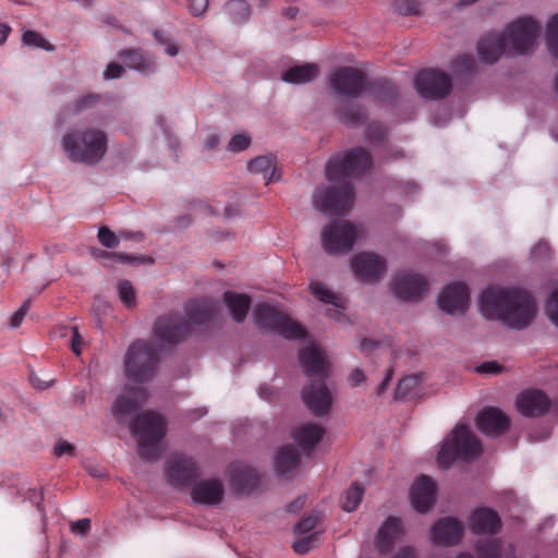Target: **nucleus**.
<instances>
[{"label":"nucleus","instance_id":"7ed1b4c3","mask_svg":"<svg viewBox=\"0 0 558 558\" xmlns=\"http://www.w3.org/2000/svg\"><path fill=\"white\" fill-rule=\"evenodd\" d=\"M214 305L207 300L192 302L186 307V317L172 313L159 317L154 327V336L161 344H172L184 340L192 331L193 325L209 319Z\"/></svg>","mask_w":558,"mask_h":558},{"label":"nucleus","instance_id":"9b49d317","mask_svg":"<svg viewBox=\"0 0 558 558\" xmlns=\"http://www.w3.org/2000/svg\"><path fill=\"white\" fill-rule=\"evenodd\" d=\"M353 190L349 184H343L337 190L319 187L313 194V205L322 213L340 215L352 207Z\"/></svg>","mask_w":558,"mask_h":558},{"label":"nucleus","instance_id":"b1692460","mask_svg":"<svg viewBox=\"0 0 558 558\" xmlns=\"http://www.w3.org/2000/svg\"><path fill=\"white\" fill-rule=\"evenodd\" d=\"M477 427L486 435H497L506 432L510 426L508 415L497 408H486L477 415Z\"/></svg>","mask_w":558,"mask_h":558},{"label":"nucleus","instance_id":"bb28decb","mask_svg":"<svg viewBox=\"0 0 558 558\" xmlns=\"http://www.w3.org/2000/svg\"><path fill=\"white\" fill-rule=\"evenodd\" d=\"M292 438L302 450L313 449L324 437L325 429L317 423H302L292 430Z\"/></svg>","mask_w":558,"mask_h":558},{"label":"nucleus","instance_id":"f03ea898","mask_svg":"<svg viewBox=\"0 0 558 558\" xmlns=\"http://www.w3.org/2000/svg\"><path fill=\"white\" fill-rule=\"evenodd\" d=\"M480 311L487 319L499 320L511 329L529 327L537 316L533 296L521 289L489 288L480 299Z\"/></svg>","mask_w":558,"mask_h":558},{"label":"nucleus","instance_id":"c85d7f7f","mask_svg":"<svg viewBox=\"0 0 558 558\" xmlns=\"http://www.w3.org/2000/svg\"><path fill=\"white\" fill-rule=\"evenodd\" d=\"M232 487L240 493H248L257 487L259 474L248 466H235L230 472Z\"/></svg>","mask_w":558,"mask_h":558},{"label":"nucleus","instance_id":"e433bc0d","mask_svg":"<svg viewBox=\"0 0 558 558\" xmlns=\"http://www.w3.org/2000/svg\"><path fill=\"white\" fill-rule=\"evenodd\" d=\"M546 45L550 54L558 59V14L550 16L545 29Z\"/></svg>","mask_w":558,"mask_h":558},{"label":"nucleus","instance_id":"393cba45","mask_svg":"<svg viewBox=\"0 0 558 558\" xmlns=\"http://www.w3.org/2000/svg\"><path fill=\"white\" fill-rule=\"evenodd\" d=\"M507 51L509 46L504 33L488 34L477 45L478 56L486 63L496 62Z\"/></svg>","mask_w":558,"mask_h":558},{"label":"nucleus","instance_id":"6e6d98bb","mask_svg":"<svg viewBox=\"0 0 558 558\" xmlns=\"http://www.w3.org/2000/svg\"><path fill=\"white\" fill-rule=\"evenodd\" d=\"M74 446L66 440H59L54 446V454L57 457L73 456Z\"/></svg>","mask_w":558,"mask_h":558},{"label":"nucleus","instance_id":"bf43d9fd","mask_svg":"<svg viewBox=\"0 0 558 558\" xmlns=\"http://www.w3.org/2000/svg\"><path fill=\"white\" fill-rule=\"evenodd\" d=\"M365 381V374L362 369L355 368L349 376V383L352 387L362 385Z\"/></svg>","mask_w":558,"mask_h":558},{"label":"nucleus","instance_id":"37998d69","mask_svg":"<svg viewBox=\"0 0 558 558\" xmlns=\"http://www.w3.org/2000/svg\"><path fill=\"white\" fill-rule=\"evenodd\" d=\"M545 313L548 319L558 327V288H554L548 294Z\"/></svg>","mask_w":558,"mask_h":558},{"label":"nucleus","instance_id":"69168bd1","mask_svg":"<svg viewBox=\"0 0 558 558\" xmlns=\"http://www.w3.org/2000/svg\"><path fill=\"white\" fill-rule=\"evenodd\" d=\"M548 251H549V248L546 243H539L534 247L533 253L535 255H542V254H546Z\"/></svg>","mask_w":558,"mask_h":558},{"label":"nucleus","instance_id":"c03bdc74","mask_svg":"<svg viewBox=\"0 0 558 558\" xmlns=\"http://www.w3.org/2000/svg\"><path fill=\"white\" fill-rule=\"evenodd\" d=\"M317 542L318 536L316 533L303 534L293 543V549L295 553L303 555L314 548Z\"/></svg>","mask_w":558,"mask_h":558},{"label":"nucleus","instance_id":"6e6552de","mask_svg":"<svg viewBox=\"0 0 558 558\" xmlns=\"http://www.w3.org/2000/svg\"><path fill=\"white\" fill-rule=\"evenodd\" d=\"M539 24L531 16L519 17L510 23L502 32L513 53H526L531 51L539 34Z\"/></svg>","mask_w":558,"mask_h":558},{"label":"nucleus","instance_id":"7c9ffc66","mask_svg":"<svg viewBox=\"0 0 558 558\" xmlns=\"http://www.w3.org/2000/svg\"><path fill=\"white\" fill-rule=\"evenodd\" d=\"M223 302L235 322H243L247 315L251 300L246 294L226 292Z\"/></svg>","mask_w":558,"mask_h":558},{"label":"nucleus","instance_id":"4c0bfd02","mask_svg":"<svg viewBox=\"0 0 558 558\" xmlns=\"http://www.w3.org/2000/svg\"><path fill=\"white\" fill-rule=\"evenodd\" d=\"M364 495V489L356 483H353L345 492L342 508L347 512L354 511L360 505Z\"/></svg>","mask_w":558,"mask_h":558},{"label":"nucleus","instance_id":"a211bd4d","mask_svg":"<svg viewBox=\"0 0 558 558\" xmlns=\"http://www.w3.org/2000/svg\"><path fill=\"white\" fill-rule=\"evenodd\" d=\"M470 302L469 288L461 282L447 286L438 295L439 308L450 315L463 314Z\"/></svg>","mask_w":558,"mask_h":558},{"label":"nucleus","instance_id":"f257e3e1","mask_svg":"<svg viewBox=\"0 0 558 558\" xmlns=\"http://www.w3.org/2000/svg\"><path fill=\"white\" fill-rule=\"evenodd\" d=\"M157 354V350L145 341H136L129 348L124 357V391L112 407L117 418L132 413L146 400L144 385L154 377Z\"/></svg>","mask_w":558,"mask_h":558},{"label":"nucleus","instance_id":"20e7f679","mask_svg":"<svg viewBox=\"0 0 558 558\" xmlns=\"http://www.w3.org/2000/svg\"><path fill=\"white\" fill-rule=\"evenodd\" d=\"M61 146L70 160L94 165L105 157L108 149V136L99 128L78 126L69 130L63 135Z\"/></svg>","mask_w":558,"mask_h":558},{"label":"nucleus","instance_id":"ddd939ff","mask_svg":"<svg viewBox=\"0 0 558 558\" xmlns=\"http://www.w3.org/2000/svg\"><path fill=\"white\" fill-rule=\"evenodd\" d=\"M329 85L341 97L357 98L365 89V77L355 68H337L329 74Z\"/></svg>","mask_w":558,"mask_h":558},{"label":"nucleus","instance_id":"e2e57ef3","mask_svg":"<svg viewBox=\"0 0 558 558\" xmlns=\"http://www.w3.org/2000/svg\"><path fill=\"white\" fill-rule=\"evenodd\" d=\"M10 32H11L10 26H8L7 24L0 23V36H1L0 37V45H2L7 40Z\"/></svg>","mask_w":558,"mask_h":558},{"label":"nucleus","instance_id":"4468645a","mask_svg":"<svg viewBox=\"0 0 558 558\" xmlns=\"http://www.w3.org/2000/svg\"><path fill=\"white\" fill-rule=\"evenodd\" d=\"M390 291L400 301L417 302L427 291V281L420 274L403 270L392 278Z\"/></svg>","mask_w":558,"mask_h":558},{"label":"nucleus","instance_id":"f8f14e48","mask_svg":"<svg viewBox=\"0 0 558 558\" xmlns=\"http://www.w3.org/2000/svg\"><path fill=\"white\" fill-rule=\"evenodd\" d=\"M350 269L357 280L364 283H375L386 274L387 263L376 253L361 252L351 257Z\"/></svg>","mask_w":558,"mask_h":558},{"label":"nucleus","instance_id":"c756f323","mask_svg":"<svg viewBox=\"0 0 558 558\" xmlns=\"http://www.w3.org/2000/svg\"><path fill=\"white\" fill-rule=\"evenodd\" d=\"M312 294L325 304H331L332 310L328 311V315L337 320L340 319L341 310L344 306V300L335 293H332L327 287L320 282H312L310 284Z\"/></svg>","mask_w":558,"mask_h":558},{"label":"nucleus","instance_id":"dca6fc26","mask_svg":"<svg viewBox=\"0 0 558 558\" xmlns=\"http://www.w3.org/2000/svg\"><path fill=\"white\" fill-rule=\"evenodd\" d=\"M166 477L175 487L191 486L198 474L196 462L184 454H172L166 463Z\"/></svg>","mask_w":558,"mask_h":558},{"label":"nucleus","instance_id":"72a5a7b5","mask_svg":"<svg viewBox=\"0 0 558 558\" xmlns=\"http://www.w3.org/2000/svg\"><path fill=\"white\" fill-rule=\"evenodd\" d=\"M247 169L251 173L262 175L266 184L275 180L276 165L271 157H256L248 162Z\"/></svg>","mask_w":558,"mask_h":558},{"label":"nucleus","instance_id":"aec40b11","mask_svg":"<svg viewBox=\"0 0 558 558\" xmlns=\"http://www.w3.org/2000/svg\"><path fill=\"white\" fill-rule=\"evenodd\" d=\"M436 497V485L434 481L425 475L418 476L410 490V500L412 507L418 512L428 511Z\"/></svg>","mask_w":558,"mask_h":558},{"label":"nucleus","instance_id":"2f4dec72","mask_svg":"<svg viewBox=\"0 0 558 558\" xmlns=\"http://www.w3.org/2000/svg\"><path fill=\"white\" fill-rule=\"evenodd\" d=\"M319 73V69L314 63H305L293 66L282 73V81L291 84H304L314 80Z\"/></svg>","mask_w":558,"mask_h":558},{"label":"nucleus","instance_id":"de8ad7c7","mask_svg":"<svg viewBox=\"0 0 558 558\" xmlns=\"http://www.w3.org/2000/svg\"><path fill=\"white\" fill-rule=\"evenodd\" d=\"M98 240L104 246L109 248L116 247L119 244V238L106 227L99 229Z\"/></svg>","mask_w":558,"mask_h":558},{"label":"nucleus","instance_id":"8fccbe9b","mask_svg":"<svg viewBox=\"0 0 558 558\" xmlns=\"http://www.w3.org/2000/svg\"><path fill=\"white\" fill-rule=\"evenodd\" d=\"M187 8L194 16H202L208 8V0H187Z\"/></svg>","mask_w":558,"mask_h":558},{"label":"nucleus","instance_id":"9d476101","mask_svg":"<svg viewBox=\"0 0 558 558\" xmlns=\"http://www.w3.org/2000/svg\"><path fill=\"white\" fill-rule=\"evenodd\" d=\"M371 167V156L363 149H354L343 156L330 159L326 167L327 178L337 182L350 175L363 173Z\"/></svg>","mask_w":558,"mask_h":558},{"label":"nucleus","instance_id":"ea45409f","mask_svg":"<svg viewBox=\"0 0 558 558\" xmlns=\"http://www.w3.org/2000/svg\"><path fill=\"white\" fill-rule=\"evenodd\" d=\"M22 41L27 47L40 48L46 51L53 50L50 45L39 33L34 31H25L22 36Z\"/></svg>","mask_w":558,"mask_h":558},{"label":"nucleus","instance_id":"79ce46f5","mask_svg":"<svg viewBox=\"0 0 558 558\" xmlns=\"http://www.w3.org/2000/svg\"><path fill=\"white\" fill-rule=\"evenodd\" d=\"M118 294H119L120 301L126 307H132L135 304V300H136L135 289L129 280H121L118 283Z\"/></svg>","mask_w":558,"mask_h":558},{"label":"nucleus","instance_id":"49530a36","mask_svg":"<svg viewBox=\"0 0 558 558\" xmlns=\"http://www.w3.org/2000/svg\"><path fill=\"white\" fill-rule=\"evenodd\" d=\"M251 144V137L246 134H235L228 143V149L232 153L245 150Z\"/></svg>","mask_w":558,"mask_h":558},{"label":"nucleus","instance_id":"864d4df0","mask_svg":"<svg viewBox=\"0 0 558 558\" xmlns=\"http://www.w3.org/2000/svg\"><path fill=\"white\" fill-rule=\"evenodd\" d=\"M70 530L74 534L85 535L90 530V520L89 519H80L70 524Z\"/></svg>","mask_w":558,"mask_h":558},{"label":"nucleus","instance_id":"2eb2a0df","mask_svg":"<svg viewBox=\"0 0 558 558\" xmlns=\"http://www.w3.org/2000/svg\"><path fill=\"white\" fill-rule=\"evenodd\" d=\"M416 93L427 99L445 97L451 88L449 76L438 70H425L420 72L414 81Z\"/></svg>","mask_w":558,"mask_h":558},{"label":"nucleus","instance_id":"1a4fd4ad","mask_svg":"<svg viewBox=\"0 0 558 558\" xmlns=\"http://www.w3.org/2000/svg\"><path fill=\"white\" fill-rule=\"evenodd\" d=\"M253 318L257 325L275 330L288 339H298L304 335L303 328L298 323L267 304L257 305L253 311Z\"/></svg>","mask_w":558,"mask_h":558},{"label":"nucleus","instance_id":"338daca9","mask_svg":"<svg viewBox=\"0 0 558 558\" xmlns=\"http://www.w3.org/2000/svg\"><path fill=\"white\" fill-rule=\"evenodd\" d=\"M218 145V137L217 136H209L206 141H205V147L207 149H214L216 146Z\"/></svg>","mask_w":558,"mask_h":558},{"label":"nucleus","instance_id":"f3484780","mask_svg":"<svg viewBox=\"0 0 558 558\" xmlns=\"http://www.w3.org/2000/svg\"><path fill=\"white\" fill-rule=\"evenodd\" d=\"M190 496L194 504L215 507L223 501L225 486L218 478L196 476L190 486Z\"/></svg>","mask_w":558,"mask_h":558},{"label":"nucleus","instance_id":"5fc2aeb1","mask_svg":"<svg viewBox=\"0 0 558 558\" xmlns=\"http://www.w3.org/2000/svg\"><path fill=\"white\" fill-rule=\"evenodd\" d=\"M83 338L76 326L71 327V349L76 355L82 353Z\"/></svg>","mask_w":558,"mask_h":558},{"label":"nucleus","instance_id":"0eeeda50","mask_svg":"<svg viewBox=\"0 0 558 558\" xmlns=\"http://www.w3.org/2000/svg\"><path fill=\"white\" fill-rule=\"evenodd\" d=\"M364 234L365 231L360 225L347 220L333 221L322 230V245L328 254L345 253Z\"/></svg>","mask_w":558,"mask_h":558},{"label":"nucleus","instance_id":"4d7b16f0","mask_svg":"<svg viewBox=\"0 0 558 558\" xmlns=\"http://www.w3.org/2000/svg\"><path fill=\"white\" fill-rule=\"evenodd\" d=\"M155 38L158 40V43L160 44H165L166 45V48H165V52L170 56V57H174L178 54L179 52V48L178 46L172 43V41H168L161 34V32H155Z\"/></svg>","mask_w":558,"mask_h":558},{"label":"nucleus","instance_id":"a19ab883","mask_svg":"<svg viewBox=\"0 0 558 558\" xmlns=\"http://www.w3.org/2000/svg\"><path fill=\"white\" fill-rule=\"evenodd\" d=\"M226 9L234 22H241L245 20L250 14L248 7L243 0H232L227 4Z\"/></svg>","mask_w":558,"mask_h":558},{"label":"nucleus","instance_id":"603ef678","mask_svg":"<svg viewBox=\"0 0 558 558\" xmlns=\"http://www.w3.org/2000/svg\"><path fill=\"white\" fill-rule=\"evenodd\" d=\"M29 307H31L29 301H25L22 304V306L12 315V317H11V327L12 328H17L22 324Z\"/></svg>","mask_w":558,"mask_h":558},{"label":"nucleus","instance_id":"3c124183","mask_svg":"<svg viewBox=\"0 0 558 558\" xmlns=\"http://www.w3.org/2000/svg\"><path fill=\"white\" fill-rule=\"evenodd\" d=\"M96 101H97V96H94V95L82 96L73 102L72 110H73V112L78 113L82 110H84L85 108L95 104Z\"/></svg>","mask_w":558,"mask_h":558},{"label":"nucleus","instance_id":"774afa93","mask_svg":"<svg viewBox=\"0 0 558 558\" xmlns=\"http://www.w3.org/2000/svg\"><path fill=\"white\" fill-rule=\"evenodd\" d=\"M304 505V498H298L294 502L290 505L291 511H295L300 508H302Z\"/></svg>","mask_w":558,"mask_h":558},{"label":"nucleus","instance_id":"09e8293b","mask_svg":"<svg viewBox=\"0 0 558 558\" xmlns=\"http://www.w3.org/2000/svg\"><path fill=\"white\" fill-rule=\"evenodd\" d=\"M318 517H308L294 526V533L298 535L310 534L316 526Z\"/></svg>","mask_w":558,"mask_h":558},{"label":"nucleus","instance_id":"4be33fe9","mask_svg":"<svg viewBox=\"0 0 558 558\" xmlns=\"http://www.w3.org/2000/svg\"><path fill=\"white\" fill-rule=\"evenodd\" d=\"M463 524L453 518L437 521L432 527V541L436 545L453 546L463 535Z\"/></svg>","mask_w":558,"mask_h":558},{"label":"nucleus","instance_id":"680f3d73","mask_svg":"<svg viewBox=\"0 0 558 558\" xmlns=\"http://www.w3.org/2000/svg\"><path fill=\"white\" fill-rule=\"evenodd\" d=\"M393 558H415V553L411 547H402Z\"/></svg>","mask_w":558,"mask_h":558},{"label":"nucleus","instance_id":"39448f33","mask_svg":"<svg viewBox=\"0 0 558 558\" xmlns=\"http://www.w3.org/2000/svg\"><path fill=\"white\" fill-rule=\"evenodd\" d=\"M483 452L481 442L464 425H457L447 436L437 453V463L448 469L454 461L477 459Z\"/></svg>","mask_w":558,"mask_h":558},{"label":"nucleus","instance_id":"cd10ccee","mask_svg":"<svg viewBox=\"0 0 558 558\" xmlns=\"http://www.w3.org/2000/svg\"><path fill=\"white\" fill-rule=\"evenodd\" d=\"M401 534V521L396 518H388L377 532L376 548L380 553H387Z\"/></svg>","mask_w":558,"mask_h":558},{"label":"nucleus","instance_id":"423d86ee","mask_svg":"<svg viewBox=\"0 0 558 558\" xmlns=\"http://www.w3.org/2000/svg\"><path fill=\"white\" fill-rule=\"evenodd\" d=\"M140 453L145 459H154L161 449V439L166 434L163 417L155 412H145L136 417L132 427Z\"/></svg>","mask_w":558,"mask_h":558},{"label":"nucleus","instance_id":"412c9836","mask_svg":"<svg viewBox=\"0 0 558 558\" xmlns=\"http://www.w3.org/2000/svg\"><path fill=\"white\" fill-rule=\"evenodd\" d=\"M302 399L308 410L318 416L327 414L332 405L331 393L323 383L304 388Z\"/></svg>","mask_w":558,"mask_h":558},{"label":"nucleus","instance_id":"0e129e2a","mask_svg":"<svg viewBox=\"0 0 558 558\" xmlns=\"http://www.w3.org/2000/svg\"><path fill=\"white\" fill-rule=\"evenodd\" d=\"M88 473L94 477H104L106 475L105 470L98 469L96 466H88L87 468Z\"/></svg>","mask_w":558,"mask_h":558},{"label":"nucleus","instance_id":"052dcab7","mask_svg":"<svg viewBox=\"0 0 558 558\" xmlns=\"http://www.w3.org/2000/svg\"><path fill=\"white\" fill-rule=\"evenodd\" d=\"M501 367L497 362H486L482 365L477 366L476 371L478 373H485V374H497L499 373Z\"/></svg>","mask_w":558,"mask_h":558},{"label":"nucleus","instance_id":"58836bf2","mask_svg":"<svg viewBox=\"0 0 558 558\" xmlns=\"http://www.w3.org/2000/svg\"><path fill=\"white\" fill-rule=\"evenodd\" d=\"M475 549L481 558H499L501 545L497 539H486L477 542Z\"/></svg>","mask_w":558,"mask_h":558},{"label":"nucleus","instance_id":"a878e982","mask_svg":"<svg viewBox=\"0 0 558 558\" xmlns=\"http://www.w3.org/2000/svg\"><path fill=\"white\" fill-rule=\"evenodd\" d=\"M303 372L310 377H324L327 373V362L323 352L315 345L305 347L300 353Z\"/></svg>","mask_w":558,"mask_h":558},{"label":"nucleus","instance_id":"c9c22d12","mask_svg":"<svg viewBox=\"0 0 558 558\" xmlns=\"http://www.w3.org/2000/svg\"><path fill=\"white\" fill-rule=\"evenodd\" d=\"M422 391V377L421 375H409L403 377L396 389L397 399L413 398Z\"/></svg>","mask_w":558,"mask_h":558},{"label":"nucleus","instance_id":"6ab92c4d","mask_svg":"<svg viewBox=\"0 0 558 558\" xmlns=\"http://www.w3.org/2000/svg\"><path fill=\"white\" fill-rule=\"evenodd\" d=\"M550 408L549 398L541 390L527 389L518 395L515 399L517 411L526 417L545 414Z\"/></svg>","mask_w":558,"mask_h":558},{"label":"nucleus","instance_id":"13d9d810","mask_svg":"<svg viewBox=\"0 0 558 558\" xmlns=\"http://www.w3.org/2000/svg\"><path fill=\"white\" fill-rule=\"evenodd\" d=\"M123 72L124 69L122 65L112 62L108 64L107 69L104 72V76L106 80L119 78L122 76Z\"/></svg>","mask_w":558,"mask_h":558},{"label":"nucleus","instance_id":"5701e85b","mask_svg":"<svg viewBox=\"0 0 558 558\" xmlns=\"http://www.w3.org/2000/svg\"><path fill=\"white\" fill-rule=\"evenodd\" d=\"M469 527L477 534H496L501 529V520L496 511L482 507L470 513Z\"/></svg>","mask_w":558,"mask_h":558},{"label":"nucleus","instance_id":"a18cd8bd","mask_svg":"<svg viewBox=\"0 0 558 558\" xmlns=\"http://www.w3.org/2000/svg\"><path fill=\"white\" fill-rule=\"evenodd\" d=\"M393 10L400 14H416L420 12V3L415 0H393Z\"/></svg>","mask_w":558,"mask_h":558},{"label":"nucleus","instance_id":"f704fd0d","mask_svg":"<svg viewBox=\"0 0 558 558\" xmlns=\"http://www.w3.org/2000/svg\"><path fill=\"white\" fill-rule=\"evenodd\" d=\"M275 469L277 472L284 474L292 471L299 463V454L295 449L290 446L279 448L275 457Z\"/></svg>","mask_w":558,"mask_h":558},{"label":"nucleus","instance_id":"473e14b6","mask_svg":"<svg viewBox=\"0 0 558 558\" xmlns=\"http://www.w3.org/2000/svg\"><path fill=\"white\" fill-rule=\"evenodd\" d=\"M126 66L138 72H148L154 69L155 61L149 54L142 53L137 50H128L120 53Z\"/></svg>","mask_w":558,"mask_h":558}]
</instances>
